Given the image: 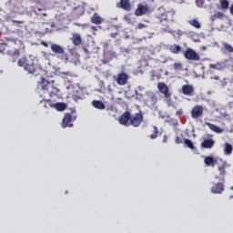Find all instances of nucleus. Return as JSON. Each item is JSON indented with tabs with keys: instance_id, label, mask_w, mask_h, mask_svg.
<instances>
[{
	"instance_id": "nucleus-1",
	"label": "nucleus",
	"mask_w": 233,
	"mask_h": 233,
	"mask_svg": "<svg viewBox=\"0 0 233 233\" xmlns=\"http://www.w3.org/2000/svg\"><path fill=\"white\" fill-rule=\"evenodd\" d=\"M0 54L17 58L21 54H25V44L19 39H7L0 45Z\"/></svg>"
},
{
	"instance_id": "nucleus-2",
	"label": "nucleus",
	"mask_w": 233,
	"mask_h": 233,
	"mask_svg": "<svg viewBox=\"0 0 233 233\" xmlns=\"http://www.w3.org/2000/svg\"><path fill=\"white\" fill-rule=\"evenodd\" d=\"M40 86L49 94L50 97H54V96H57V94H59V89L54 86V81L48 82L45 78H42Z\"/></svg>"
},
{
	"instance_id": "nucleus-3",
	"label": "nucleus",
	"mask_w": 233,
	"mask_h": 233,
	"mask_svg": "<svg viewBox=\"0 0 233 233\" xmlns=\"http://www.w3.org/2000/svg\"><path fill=\"white\" fill-rule=\"evenodd\" d=\"M18 66H23L24 70L29 74H35V65L30 62L26 57H22L17 62Z\"/></svg>"
},
{
	"instance_id": "nucleus-4",
	"label": "nucleus",
	"mask_w": 233,
	"mask_h": 233,
	"mask_svg": "<svg viewBox=\"0 0 233 233\" xmlns=\"http://www.w3.org/2000/svg\"><path fill=\"white\" fill-rule=\"evenodd\" d=\"M230 167V164H228L227 161H223L221 165H218V174L215 176V179H218V181H225V176H227V170L226 168Z\"/></svg>"
},
{
	"instance_id": "nucleus-5",
	"label": "nucleus",
	"mask_w": 233,
	"mask_h": 233,
	"mask_svg": "<svg viewBox=\"0 0 233 233\" xmlns=\"http://www.w3.org/2000/svg\"><path fill=\"white\" fill-rule=\"evenodd\" d=\"M147 14H150V5L147 3H139L135 10V15L141 17V15H147Z\"/></svg>"
},
{
	"instance_id": "nucleus-6",
	"label": "nucleus",
	"mask_w": 233,
	"mask_h": 233,
	"mask_svg": "<svg viewBox=\"0 0 233 233\" xmlns=\"http://www.w3.org/2000/svg\"><path fill=\"white\" fill-rule=\"evenodd\" d=\"M184 57L185 59H187L189 61H200L201 57L199 56V54L196 52L194 49L188 47L184 52Z\"/></svg>"
},
{
	"instance_id": "nucleus-7",
	"label": "nucleus",
	"mask_w": 233,
	"mask_h": 233,
	"mask_svg": "<svg viewBox=\"0 0 233 233\" xmlns=\"http://www.w3.org/2000/svg\"><path fill=\"white\" fill-rule=\"evenodd\" d=\"M130 78V76H128V74L122 72L119 73L116 77V82L117 83V85H119L120 86H125V85L128 84V79Z\"/></svg>"
},
{
	"instance_id": "nucleus-8",
	"label": "nucleus",
	"mask_w": 233,
	"mask_h": 233,
	"mask_svg": "<svg viewBox=\"0 0 233 233\" xmlns=\"http://www.w3.org/2000/svg\"><path fill=\"white\" fill-rule=\"evenodd\" d=\"M72 121H76V117H73L72 114L70 113L66 114L62 119V124H61L62 128H66V127H74V124H72Z\"/></svg>"
},
{
	"instance_id": "nucleus-9",
	"label": "nucleus",
	"mask_w": 233,
	"mask_h": 233,
	"mask_svg": "<svg viewBox=\"0 0 233 233\" xmlns=\"http://www.w3.org/2000/svg\"><path fill=\"white\" fill-rule=\"evenodd\" d=\"M143 123V114L136 113L135 115H131L130 125L132 127H139Z\"/></svg>"
},
{
	"instance_id": "nucleus-10",
	"label": "nucleus",
	"mask_w": 233,
	"mask_h": 233,
	"mask_svg": "<svg viewBox=\"0 0 233 233\" xmlns=\"http://www.w3.org/2000/svg\"><path fill=\"white\" fill-rule=\"evenodd\" d=\"M203 106L197 105L191 109V117L193 119H198V117L203 116Z\"/></svg>"
},
{
	"instance_id": "nucleus-11",
	"label": "nucleus",
	"mask_w": 233,
	"mask_h": 233,
	"mask_svg": "<svg viewBox=\"0 0 233 233\" xmlns=\"http://www.w3.org/2000/svg\"><path fill=\"white\" fill-rule=\"evenodd\" d=\"M132 114L128 111H125L122 116L119 117L120 125H124V127H130V119Z\"/></svg>"
},
{
	"instance_id": "nucleus-12",
	"label": "nucleus",
	"mask_w": 233,
	"mask_h": 233,
	"mask_svg": "<svg viewBox=\"0 0 233 233\" xmlns=\"http://www.w3.org/2000/svg\"><path fill=\"white\" fill-rule=\"evenodd\" d=\"M181 92L183 96H187L188 97H192L194 96V86L192 85H184L182 86Z\"/></svg>"
},
{
	"instance_id": "nucleus-13",
	"label": "nucleus",
	"mask_w": 233,
	"mask_h": 233,
	"mask_svg": "<svg viewBox=\"0 0 233 233\" xmlns=\"http://www.w3.org/2000/svg\"><path fill=\"white\" fill-rule=\"evenodd\" d=\"M225 191V184L218 182L211 187L212 194H222Z\"/></svg>"
},
{
	"instance_id": "nucleus-14",
	"label": "nucleus",
	"mask_w": 233,
	"mask_h": 233,
	"mask_svg": "<svg viewBox=\"0 0 233 233\" xmlns=\"http://www.w3.org/2000/svg\"><path fill=\"white\" fill-rule=\"evenodd\" d=\"M157 88L160 94H163L165 97H170V92L168 91V86H167V84L163 82H158Z\"/></svg>"
},
{
	"instance_id": "nucleus-15",
	"label": "nucleus",
	"mask_w": 233,
	"mask_h": 233,
	"mask_svg": "<svg viewBox=\"0 0 233 233\" xmlns=\"http://www.w3.org/2000/svg\"><path fill=\"white\" fill-rule=\"evenodd\" d=\"M117 6L126 12H130V10H132V4H130V0H120Z\"/></svg>"
},
{
	"instance_id": "nucleus-16",
	"label": "nucleus",
	"mask_w": 233,
	"mask_h": 233,
	"mask_svg": "<svg viewBox=\"0 0 233 233\" xmlns=\"http://www.w3.org/2000/svg\"><path fill=\"white\" fill-rule=\"evenodd\" d=\"M71 41H72L74 46H79V45H81V43L83 42V40L81 38V35H79L77 33H75L72 35Z\"/></svg>"
},
{
	"instance_id": "nucleus-17",
	"label": "nucleus",
	"mask_w": 233,
	"mask_h": 233,
	"mask_svg": "<svg viewBox=\"0 0 233 233\" xmlns=\"http://www.w3.org/2000/svg\"><path fill=\"white\" fill-rule=\"evenodd\" d=\"M90 21L91 23H93V25H101L104 19L99 15V14L94 13V15L90 18Z\"/></svg>"
},
{
	"instance_id": "nucleus-18",
	"label": "nucleus",
	"mask_w": 233,
	"mask_h": 233,
	"mask_svg": "<svg viewBox=\"0 0 233 233\" xmlns=\"http://www.w3.org/2000/svg\"><path fill=\"white\" fill-rule=\"evenodd\" d=\"M51 50L52 52H54V54H60V55L65 54V48H63V46L57 44L51 45Z\"/></svg>"
},
{
	"instance_id": "nucleus-19",
	"label": "nucleus",
	"mask_w": 233,
	"mask_h": 233,
	"mask_svg": "<svg viewBox=\"0 0 233 233\" xmlns=\"http://www.w3.org/2000/svg\"><path fill=\"white\" fill-rule=\"evenodd\" d=\"M204 163L207 167H215L218 163V159H215L214 157H205Z\"/></svg>"
},
{
	"instance_id": "nucleus-20",
	"label": "nucleus",
	"mask_w": 233,
	"mask_h": 233,
	"mask_svg": "<svg viewBox=\"0 0 233 233\" xmlns=\"http://www.w3.org/2000/svg\"><path fill=\"white\" fill-rule=\"evenodd\" d=\"M208 128H210V130H212L213 132H216V134H223V132H225V129L212 124V123H207Z\"/></svg>"
},
{
	"instance_id": "nucleus-21",
	"label": "nucleus",
	"mask_w": 233,
	"mask_h": 233,
	"mask_svg": "<svg viewBox=\"0 0 233 233\" xmlns=\"http://www.w3.org/2000/svg\"><path fill=\"white\" fill-rule=\"evenodd\" d=\"M214 144H215V142L213 139H210V138L204 139L201 142V147L202 148H212V147H214Z\"/></svg>"
},
{
	"instance_id": "nucleus-22",
	"label": "nucleus",
	"mask_w": 233,
	"mask_h": 233,
	"mask_svg": "<svg viewBox=\"0 0 233 233\" xmlns=\"http://www.w3.org/2000/svg\"><path fill=\"white\" fill-rule=\"evenodd\" d=\"M92 105L95 108H97L98 110H105L106 108V106L101 102V100H93Z\"/></svg>"
},
{
	"instance_id": "nucleus-23",
	"label": "nucleus",
	"mask_w": 233,
	"mask_h": 233,
	"mask_svg": "<svg viewBox=\"0 0 233 233\" xmlns=\"http://www.w3.org/2000/svg\"><path fill=\"white\" fill-rule=\"evenodd\" d=\"M54 108L58 112H63L64 110H66V104L63 102H56L55 103Z\"/></svg>"
},
{
	"instance_id": "nucleus-24",
	"label": "nucleus",
	"mask_w": 233,
	"mask_h": 233,
	"mask_svg": "<svg viewBox=\"0 0 233 233\" xmlns=\"http://www.w3.org/2000/svg\"><path fill=\"white\" fill-rule=\"evenodd\" d=\"M169 52H171V54H179V52H181V47L177 44L171 45L169 46Z\"/></svg>"
},
{
	"instance_id": "nucleus-25",
	"label": "nucleus",
	"mask_w": 233,
	"mask_h": 233,
	"mask_svg": "<svg viewBox=\"0 0 233 233\" xmlns=\"http://www.w3.org/2000/svg\"><path fill=\"white\" fill-rule=\"evenodd\" d=\"M45 103L44 106L45 108H54L56 103H54V101H52L51 99H43L41 101V103Z\"/></svg>"
},
{
	"instance_id": "nucleus-26",
	"label": "nucleus",
	"mask_w": 233,
	"mask_h": 233,
	"mask_svg": "<svg viewBox=\"0 0 233 233\" xmlns=\"http://www.w3.org/2000/svg\"><path fill=\"white\" fill-rule=\"evenodd\" d=\"M232 150H233V147L230 144L226 143L224 146L225 156H230V154H232Z\"/></svg>"
},
{
	"instance_id": "nucleus-27",
	"label": "nucleus",
	"mask_w": 233,
	"mask_h": 233,
	"mask_svg": "<svg viewBox=\"0 0 233 233\" xmlns=\"http://www.w3.org/2000/svg\"><path fill=\"white\" fill-rule=\"evenodd\" d=\"M220 4V9L221 10H228V6H230V4L228 3V0H218Z\"/></svg>"
},
{
	"instance_id": "nucleus-28",
	"label": "nucleus",
	"mask_w": 233,
	"mask_h": 233,
	"mask_svg": "<svg viewBox=\"0 0 233 233\" xmlns=\"http://www.w3.org/2000/svg\"><path fill=\"white\" fill-rule=\"evenodd\" d=\"M222 46H223V49L226 52H228L229 54L233 53V46H232V45H230V44H228L227 42H222Z\"/></svg>"
},
{
	"instance_id": "nucleus-29",
	"label": "nucleus",
	"mask_w": 233,
	"mask_h": 233,
	"mask_svg": "<svg viewBox=\"0 0 233 233\" xmlns=\"http://www.w3.org/2000/svg\"><path fill=\"white\" fill-rule=\"evenodd\" d=\"M225 15L221 12H217L213 15L210 16L211 21H216V19H223Z\"/></svg>"
},
{
	"instance_id": "nucleus-30",
	"label": "nucleus",
	"mask_w": 233,
	"mask_h": 233,
	"mask_svg": "<svg viewBox=\"0 0 233 233\" xmlns=\"http://www.w3.org/2000/svg\"><path fill=\"white\" fill-rule=\"evenodd\" d=\"M184 143L187 148H190L191 150H196V147H194L192 140L185 138Z\"/></svg>"
},
{
	"instance_id": "nucleus-31",
	"label": "nucleus",
	"mask_w": 233,
	"mask_h": 233,
	"mask_svg": "<svg viewBox=\"0 0 233 233\" xmlns=\"http://www.w3.org/2000/svg\"><path fill=\"white\" fill-rule=\"evenodd\" d=\"M188 23L189 25H191V26H194L195 28H201V24H199V21H198L197 19L189 20Z\"/></svg>"
},
{
	"instance_id": "nucleus-32",
	"label": "nucleus",
	"mask_w": 233,
	"mask_h": 233,
	"mask_svg": "<svg viewBox=\"0 0 233 233\" xmlns=\"http://www.w3.org/2000/svg\"><path fill=\"white\" fill-rule=\"evenodd\" d=\"M175 70H183V65L179 62H177L173 66Z\"/></svg>"
},
{
	"instance_id": "nucleus-33",
	"label": "nucleus",
	"mask_w": 233,
	"mask_h": 233,
	"mask_svg": "<svg viewBox=\"0 0 233 233\" xmlns=\"http://www.w3.org/2000/svg\"><path fill=\"white\" fill-rule=\"evenodd\" d=\"M196 5L198 8H203L205 6V0H196Z\"/></svg>"
},
{
	"instance_id": "nucleus-34",
	"label": "nucleus",
	"mask_w": 233,
	"mask_h": 233,
	"mask_svg": "<svg viewBox=\"0 0 233 233\" xmlns=\"http://www.w3.org/2000/svg\"><path fill=\"white\" fill-rule=\"evenodd\" d=\"M157 134H159V131H157V127H155V133L150 135V139H156V137H157Z\"/></svg>"
},
{
	"instance_id": "nucleus-35",
	"label": "nucleus",
	"mask_w": 233,
	"mask_h": 233,
	"mask_svg": "<svg viewBox=\"0 0 233 233\" xmlns=\"http://www.w3.org/2000/svg\"><path fill=\"white\" fill-rule=\"evenodd\" d=\"M137 28L138 30H142V28H147V25L143 23H139L137 25Z\"/></svg>"
},
{
	"instance_id": "nucleus-36",
	"label": "nucleus",
	"mask_w": 233,
	"mask_h": 233,
	"mask_svg": "<svg viewBox=\"0 0 233 233\" xmlns=\"http://www.w3.org/2000/svg\"><path fill=\"white\" fill-rule=\"evenodd\" d=\"M175 141L177 145H181V143H183V139H181L179 137H176Z\"/></svg>"
},
{
	"instance_id": "nucleus-37",
	"label": "nucleus",
	"mask_w": 233,
	"mask_h": 233,
	"mask_svg": "<svg viewBox=\"0 0 233 233\" xmlns=\"http://www.w3.org/2000/svg\"><path fill=\"white\" fill-rule=\"evenodd\" d=\"M176 116H183V109H178V110L176 112Z\"/></svg>"
},
{
	"instance_id": "nucleus-38",
	"label": "nucleus",
	"mask_w": 233,
	"mask_h": 233,
	"mask_svg": "<svg viewBox=\"0 0 233 233\" xmlns=\"http://www.w3.org/2000/svg\"><path fill=\"white\" fill-rule=\"evenodd\" d=\"M13 23H16V25H23V21L13 20Z\"/></svg>"
},
{
	"instance_id": "nucleus-39",
	"label": "nucleus",
	"mask_w": 233,
	"mask_h": 233,
	"mask_svg": "<svg viewBox=\"0 0 233 233\" xmlns=\"http://www.w3.org/2000/svg\"><path fill=\"white\" fill-rule=\"evenodd\" d=\"M41 45H43V46H46V47L48 46V43H46V42H45V41H42Z\"/></svg>"
},
{
	"instance_id": "nucleus-40",
	"label": "nucleus",
	"mask_w": 233,
	"mask_h": 233,
	"mask_svg": "<svg viewBox=\"0 0 233 233\" xmlns=\"http://www.w3.org/2000/svg\"><path fill=\"white\" fill-rule=\"evenodd\" d=\"M229 12H230L231 15H233V4L231 5V6L229 8Z\"/></svg>"
},
{
	"instance_id": "nucleus-41",
	"label": "nucleus",
	"mask_w": 233,
	"mask_h": 233,
	"mask_svg": "<svg viewBox=\"0 0 233 233\" xmlns=\"http://www.w3.org/2000/svg\"><path fill=\"white\" fill-rule=\"evenodd\" d=\"M167 136H164L163 143H167Z\"/></svg>"
},
{
	"instance_id": "nucleus-42",
	"label": "nucleus",
	"mask_w": 233,
	"mask_h": 233,
	"mask_svg": "<svg viewBox=\"0 0 233 233\" xmlns=\"http://www.w3.org/2000/svg\"><path fill=\"white\" fill-rule=\"evenodd\" d=\"M116 35H117V33L111 34V37H116Z\"/></svg>"
},
{
	"instance_id": "nucleus-43",
	"label": "nucleus",
	"mask_w": 233,
	"mask_h": 233,
	"mask_svg": "<svg viewBox=\"0 0 233 233\" xmlns=\"http://www.w3.org/2000/svg\"><path fill=\"white\" fill-rule=\"evenodd\" d=\"M213 79H216V81H218L219 79V76H214Z\"/></svg>"
},
{
	"instance_id": "nucleus-44",
	"label": "nucleus",
	"mask_w": 233,
	"mask_h": 233,
	"mask_svg": "<svg viewBox=\"0 0 233 233\" xmlns=\"http://www.w3.org/2000/svg\"><path fill=\"white\" fill-rule=\"evenodd\" d=\"M91 28H92V30H96V26H92Z\"/></svg>"
},
{
	"instance_id": "nucleus-45",
	"label": "nucleus",
	"mask_w": 233,
	"mask_h": 233,
	"mask_svg": "<svg viewBox=\"0 0 233 233\" xmlns=\"http://www.w3.org/2000/svg\"><path fill=\"white\" fill-rule=\"evenodd\" d=\"M231 190H233V186L231 187Z\"/></svg>"
},
{
	"instance_id": "nucleus-46",
	"label": "nucleus",
	"mask_w": 233,
	"mask_h": 233,
	"mask_svg": "<svg viewBox=\"0 0 233 233\" xmlns=\"http://www.w3.org/2000/svg\"><path fill=\"white\" fill-rule=\"evenodd\" d=\"M230 198H233V196H231Z\"/></svg>"
}]
</instances>
